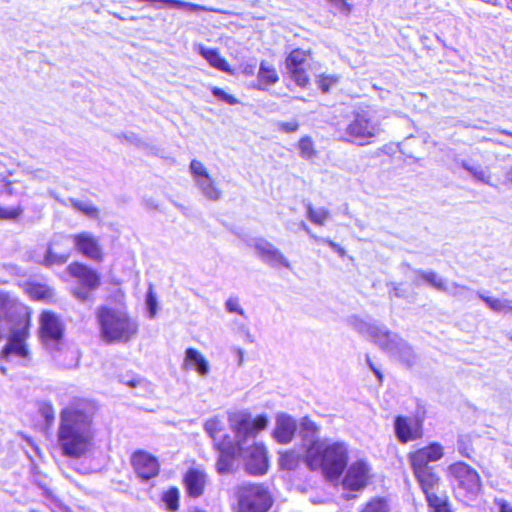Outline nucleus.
<instances>
[{
    "label": "nucleus",
    "mask_w": 512,
    "mask_h": 512,
    "mask_svg": "<svg viewBox=\"0 0 512 512\" xmlns=\"http://www.w3.org/2000/svg\"><path fill=\"white\" fill-rule=\"evenodd\" d=\"M95 404L87 399L71 401L60 413L57 442L64 456L81 458L88 455L94 445L93 418Z\"/></svg>",
    "instance_id": "nucleus-1"
},
{
    "label": "nucleus",
    "mask_w": 512,
    "mask_h": 512,
    "mask_svg": "<svg viewBox=\"0 0 512 512\" xmlns=\"http://www.w3.org/2000/svg\"><path fill=\"white\" fill-rule=\"evenodd\" d=\"M229 425L235 434L236 454L241 456L245 462L246 470L253 475H263L268 470L267 452L263 444L256 443L254 438L258 432L264 430L268 425V418L259 415L252 419L247 411L230 413Z\"/></svg>",
    "instance_id": "nucleus-2"
},
{
    "label": "nucleus",
    "mask_w": 512,
    "mask_h": 512,
    "mask_svg": "<svg viewBox=\"0 0 512 512\" xmlns=\"http://www.w3.org/2000/svg\"><path fill=\"white\" fill-rule=\"evenodd\" d=\"M100 337L106 343H126L136 336L139 324L123 305H104L97 309Z\"/></svg>",
    "instance_id": "nucleus-3"
},
{
    "label": "nucleus",
    "mask_w": 512,
    "mask_h": 512,
    "mask_svg": "<svg viewBox=\"0 0 512 512\" xmlns=\"http://www.w3.org/2000/svg\"><path fill=\"white\" fill-rule=\"evenodd\" d=\"M348 461V449L344 442L326 439L310 456H305L307 466L312 470H321L329 479H337Z\"/></svg>",
    "instance_id": "nucleus-4"
},
{
    "label": "nucleus",
    "mask_w": 512,
    "mask_h": 512,
    "mask_svg": "<svg viewBox=\"0 0 512 512\" xmlns=\"http://www.w3.org/2000/svg\"><path fill=\"white\" fill-rule=\"evenodd\" d=\"M205 431L213 439L214 445L219 452L216 469L220 474H226L233 470L235 463L236 446L228 435L220 434L223 431V424L218 418H212L205 422Z\"/></svg>",
    "instance_id": "nucleus-5"
},
{
    "label": "nucleus",
    "mask_w": 512,
    "mask_h": 512,
    "mask_svg": "<svg viewBox=\"0 0 512 512\" xmlns=\"http://www.w3.org/2000/svg\"><path fill=\"white\" fill-rule=\"evenodd\" d=\"M349 141L358 145H366L382 132L381 122L373 110H360L354 114L353 120L346 127Z\"/></svg>",
    "instance_id": "nucleus-6"
},
{
    "label": "nucleus",
    "mask_w": 512,
    "mask_h": 512,
    "mask_svg": "<svg viewBox=\"0 0 512 512\" xmlns=\"http://www.w3.org/2000/svg\"><path fill=\"white\" fill-rule=\"evenodd\" d=\"M347 323L355 331L388 353L395 350L396 342L400 338L398 334L389 331L386 326L367 321L357 315L350 316Z\"/></svg>",
    "instance_id": "nucleus-7"
},
{
    "label": "nucleus",
    "mask_w": 512,
    "mask_h": 512,
    "mask_svg": "<svg viewBox=\"0 0 512 512\" xmlns=\"http://www.w3.org/2000/svg\"><path fill=\"white\" fill-rule=\"evenodd\" d=\"M272 505L266 489L257 484H243L237 490V512H267Z\"/></svg>",
    "instance_id": "nucleus-8"
},
{
    "label": "nucleus",
    "mask_w": 512,
    "mask_h": 512,
    "mask_svg": "<svg viewBox=\"0 0 512 512\" xmlns=\"http://www.w3.org/2000/svg\"><path fill=\"white\" fill-rule=\"evenodd\" d=\"M448 475L457 484V492L468 500L474 499L481 491V479L476 470L464 462L448 467Z\"/></svg>",
    "instance_id": "nucleus-9"
},
{
    "label": "nucleus",
    "mask_w": 512,
    "mask_h": 512,
    "mask_svg": "<svg viewBox=\"0 0 512 512\" xmlns=\"http://www.w3.org/2000/svg\"><path fill=\"white\" fill-rule=\"evenodd\" d=\"M414 475L426 495L427 502L433 512H450L445 499L436 494L440 478L434 472L433 467L412 468Z\"/></svg>",
    "instance_id": "nucleus-10"
},
{
    "label": "nucleus",
    "mask_w": 512,
    "mask_h": 512,
    "mask_svg": "<svg viewBox=\"0 0 512 512\" xmlns=\"http://www.w3.org/2000/svg\"><path fill=\"white\" fill-rule=\"evenodd\" d=\"M8 331H11V334L8 338L7 344L2 350V357L8 360L10 356L14 355L20 359H28L29 351L25 343L28 336L27 329L25 327L21 329H12L10 321L0 314V340Z\"/></svg>",
    "instance_id": "nucleus-11"
},
{
    "label": "nucleus",
    "mask_w": 512,
    "mask_h": 512,
    "mask_svg": "<svg viewBox=\"0 0 512 512\" xmlns=\"http://www.w3.org/2000/svg\"><path fill=\"white\" fill-rule=\"evenodd\" d=\"M189 171L200 193L209 201H218L222 198V190L209 174L207 167L199 160H192Z\"/></svg>",
    "instance_id": "nucleus-12"
},
{
    "label": "nucleus",
    "mask_w": 512,
    "mask_h": 512,
    "mask_svg": "<svg viewBox=\"0 0 512 512\" xmlns=\"http://www.w3.org/2000/svg\"><path fill=\"white\" fill-rule=\"evenodd\" d=\"M64 326L60 319L51 312L45 311L40 318L41 339L49 351H58L63 344Z\"/></svg>",
    "instance_id": "nucleus-13"
},
{
    "label": "nucleus",
    "mask_w": 512,
    "mask_h": 512,
    "mask_svg": "<svg viewBox=\"0 0 512 512\" xmlns=\"http://www.w3.org/2000/svg\"><path fill=\"white\" fill-rule=\"evenodd\" d=\"M67 270L82 285V287L73 290V295L81 301L87 300L89 298V291L95 290L100 285L98 273L82 263H72L67 267Z\"/></svg>",
    "instance_id": "nucleus-14"
},
{
    "label": "nucleus",
    "mask_w": 512,
    "mask_h": 512,
    "mask_svg": "<svg viewBox=\"0 0 512 512\" xmlns=\"http://www.w3.org/2000/svg\"><path fill=\"white\" fill-rule=\"evenodd\" d=\"M310 53L303 49L292 50L285 60V67L291 79L300 87H306L309 83L307 68L309 66Z\"/></svg>",
    "instance_id": "nucleus-15"
},
{
    "label": "nucleus",
    "mask_w": 512,
    "mask_h": 512,
    "mask_svg": "<svg viewBox=\"0 0 512 512\" xmlns=\"http://www.w3.org/2000/svg\"><path fill=\"white\" fill-rule=\"evenodd\" d=\"M73 248V235H54L49 243L44 258V264L46 266H52L66 263Z\"/></svg>",
    "instance_id": "nucleus-16"
},
{
    "label": "nucleus",
    "mask_w": 512,
    "mask_h": 512,
    "mask_svg": "<svg viewBox=\"0 0 512 512\" xmlns=\"http://www.w3.org/2000/svg\"><path fill=\"white\" fill-rule=\"evenodd\" d=\"M252 247L262 261L274 268L290 269V262L272 243L264 238L253 240Z\"/></svg>",
    "instance_id": "nucleus-17"
},
{
    "label": "nucleus",
    "mask_w": 512,
    "mask_h": 512,
    "mask_svg": "<svg viewBox=\"0 0 512 512\" xmlns=\"http://www.w3.org/2000/svg\"><path fill=\"white\" fill-rule=\"evenodd\" d=\"M74 248L85 257L100 262L103 260V250L92 233L84 231L73 235Z\"/></svg>",
    "instance_id": "nucleus-18"
},
{
    "label": "nucleus",
    "mask_w": 512,
    "mask_h": 512,
    "mask_svg": "<svg viewBox=\"0 0 512 512\" xmlns=\"http://www.w3.org/2000/svg\"><path fill=\"white\" fill-rule=\"evenodd\" d=\"M370 466L363 460L352 463L344 477L343 485L352 491L363 489L370 479Z\"/></svg>",
    "instance_id": "nucleus-19"
},
{
    "label": "nucleus",
    "mask_w": 512,
    "mask_h": 512,
    "mask_svg": "<svg viewBox=\"0 0 512 512\" xmlns=\"http://www.w3.org/2000/svg\"><path fill=\"white\" fill-rule=\"evenodd\" d=\"M394 430L400 442L407 443L414 441L422 437V421L398 416L394 421Z\"/></svg>",
    "instance_id": "nucleus-20"
},
{
    "label": "nucleus",
    "mask_w": 512,
    "mask_h": 512,
    "mask_svg": "<svg viewBox=\"0 0 512 512\" xmlns=\"http://www.w3.org/2000/svg\"><path fill=\"white\" fill-rule=\"evenodd\" d=\"M299 435L302 441V447L306 455L310 456L313 449H318L326 438H320V428L308 417H304L300 422Z\"/></svg>",
    "instance_id": "nucleus-21"
},
{
    "label": "nucleus",
    "mask_w": 512,
    "mask_h": 512,
    "mask_svg": "<svg viewBox=\"0 0 512 512\" xmlns=\"http://www.w3.org/2000/svg\"><path fill=\"white\" fill-rule=\"evenodd\" d=\"M443 455V446L437 442H433L430 445L411 453L409 459L412 468H426L430 467V462H436L440 460Z\"/></svg>",
    "instance_id": "nucleus-22"
},
{
    "label": "nucleus",
    "mask_w": 512,
    "mask_h": 512,
    "mask_svg": "<svg viewBox=\"0 0 512 512\" xmlns=\"http://www.w3.org/2000/svg\"><path fill=\"white\" fill-rule=\"evenodd\" d=\"M131 461L137 475L144 480L155 477L159 472L158 460L147 452H135Z\"/></svg>",
    "instance_id": "nucleus-23"
},
{
    "label": "nucleus",
    "mask_w": 512,
    "mask_h": 512,
    "mask_svg": "<svg viewBox=\"0 0 512 512\" xmlns=\"http://www.w3.org/2000/svg\"><path fill=\"white\" fill-rule=\"evenodd\" d=\"M296 421L285 413H279L276 416L273 437L281 444L291 442L296 432Z\"/></svg>",
    "instance_id": "nucleus-24"
},
{
    "label": "nucleus",
    "mask_w": 512,
    "mask_h": 512,
    "mask_svg": "<svg viewBox=\"0 0 512 512\" xmlns=\"http://www.w3.org/2000/svg\"><path fill=\"white\" fill-rule=\"evenodd\" d=\"M206 482V474L199 469H190L184 476L187 493L195 498L203 494Z\"/></svg>",
    "instance_id": "nucleus-25"
},
{
    "label": "nucleus",
    "mask_w": 512,
    "mask_h": 512,
    "mask_svg": "<svg viewBox=\"0 0 512 512\" xmlns=\"http://www.w3.org/2000/svg\"><path fill=\"white\" fill-rule=\"evenodd\" d=\"M279 81V75L275 66L266 61L262 60L259 65L257 74V83L254 88L259 90H267L270 86L275 85Z\"/></svg>",
    "instance_id": "nucleus-26"
},
{
    "label": "nucleus",
    "mask_w": 512,
    "mask_h": 512,
    "mask_svg": "<svg viewBox=\"0 0 512 512\" xmlns=\"http://www.w3.org/2000/svg\"><path fill=\"white\" fill-rule=\"evenodd\" d=\"M183 367L195 370L200 376H206L210 370L208 361L194 348L186 350Z\"/></svg>",
    "instance_id": "nucleus-27"
},
{
    "label": "nucleus",
    "mask_w": 512,
    "mask_h": 512,
    "mask_svg": "<svg viewBox=\"0 0 512 512\" xmlns=\"http://www.w3.org/2000/svg\"><path fill=\"white\" fill-rule=\"evenodd\" d=\"M199 54L208 61V63L223 72L232 73L229 64L227 61L220 55L218 50L204 47L202 45L198 46Z\"/></svg>",
    "instance_id": "nucleus-28"
},
{
    "label": "nucleus",
    "mask_w": 512,
    "mask_h": 512,
    "mask_svg": "<svg viewBox=\"0 0 512 512\" xmlns=\"http://www.w3.org/2000/svg\"><path fill=\"white\" fill-rule=\"evenodd\" d=\"M421 280L430 284L439 291L444 292V290H447L446 281L433 271H415L414 278L412 279L414 285L419 286L421 284Z\"/></svg>",
    "instance_id": "nucleus-29"
},
{
    "label": "nucleus",
    "mask_w": 512,
    "mask_h": 512,
    "mask_svg": "<svg viewBox=\"0 0 512 512\" xmlns=\"http://www.w3.org/2000/svg\"><path fill=\"white\" fill-rule=\"evenodd\" d=\"M389 354L408 366L415 363L416 355L412 347L402 338H399L395 345V350L390 351Z\"/></svg>",
    "instance_id": "nucleus-30"
},
{
    "label": "nucleus",
    "mask_w": 512,
    "mask_h": 512,
    "mask_svg": "<svg viewBox=\"0 0 512 512\" xmlns=\"http://www.w3.org/2000/svg\"><path fill=\"white\" fill-rule=\"evenodd\" d=\"M477 295L494 312L505 313V312L512 311V300H510V299L493 298V297L485 296L481 292H478Z\"/></svg>",
    "instance_id": "nucleus-31"
},
{
    "label": "nucleus",
    "mask_w": 512,
    "mask_h": 512,
    "mask_svg": "<svg viewBox=\"0 0 512 512\" xmlns=\"http://www.w3.org/2000/svg\"><path fill=\"white\" fill-rule=\"evenodd\" d=\"M330 216V211L324 207L315 208L310 204L307 205V217L316 225H325L327 220L330 219Z\"/></svg>",
    "instance_id": "nucleus-32"
},
{
    "label": "nucleus",
    "mask_w": 512,
    "mask_h": 512,
    "mask_svg": "<svg viewBox=\"0 0 512 512\" xmlns=\"http://www.w3.org/2000/svg\"><path fill=\"white\" fill-rule=\"evenodd\" d=\"M72 207L87 216L90 219H97L99 217V210L89 201H80L71 199Z\"/></svg>",
    "instance_id": "nucleus-33"
},
{
    "label": "nucleus",
    "mask_w": 512,
    "mask_h": 512,
    "mask_svg": "<svg viewBox=\"0 0 512 512\" xmlns=\"http://www.w3.org/2000/svg\"><path fill=\"white\" fill-rule=\"evenodd\" d=\"M300 454L297 451L289 450L281 453L279 464L281 468L286 470H294L300 463Z\"/></svg>",
    "instance_id": "nucleus-34"
},
{
    "label": "nucleus",
    "mask_w": 512,
    "mask_h": 512,
    "mask_svg": "<svg viewBox=\"0 0 512 512\" xmlns=\"http://www.w3.org/2000/svg\"><path fill=\"white\" fill-rule=\"evenodd\" d=\"M299 154L302 158L310 160L317 155L314 142L309 136L302 137L298 142Z\"/></svg>",
    "instance_id": "nucleus-35"
},
{
    "label": "nucleus",
    "mask_w": 512,
    "mask_h": 512,
    "mask_svg": "<svg viewBox=\"0 0 512 512\" xmlns=\"http://www.w3.org/2000/svg\"><path fill=\"white\" fill-rule=\"evenodd\" d=\"M301 227L315 241L323 243V244H327L331 249H333L341 257H343L345 255V249L343 247H341L339 244L335 243L334 241H332L328 238H322V237L316 236L315 234H313L311 232L310 228L304 222H302Z\"/></svg>",
    "instance_id": "nucleus-36"
},
{
    "label": "nucleus",
    "mask_w": 512,
    "mask_h": 512,
    "mask_svg": "<svg viewBox=\"0 0 512 512\" xmlns=\"http://www.w3.org/2000/svg\"><path fill=\"white\" fill-rule=\"evenodd\" d=\"M27 293L32 299L43 300L52 296L51 290L44 285L31 284L27 287Z\"/></svg>",
    "instance_id": "nucleus-37"
},
{
    "label": "nucleus",
    "mask_w": 512,
    "mask_h": 512,
    "mask_svg": "<svg viewBox=\"0 0 512 512\" xmlns=\"http://www.w3.org/2000/svg\"><path fill=\"white\" fill-rule=\"evenodd\" d=\"M146 308L148 311L149 318L153 319L157 314L158 301L154 291L153 285L149 284L148 291L145 299Z\"/></svg>",
    "instance_id": "nucleus-38"
},
{
    "label": "nucleus",
    "mask_w": 512,
    "mask_h": 512,
    "mask_svg": "<svg viewBox=\"0 0 512 512\" xmlns=\"http://www.w3.org/2000/svg\"><path fill=\"white\" fill-rule=\"evenodd\" d=\"M390 506L384 498H374L360 512H389Z\"/></svg>",
    "instance_id": "nucleus-39"
},
{
    "label": "nucleus",
    "mask_w": 512,
    "mask_h": 512,
    "mask_svg": "<svg viewBox=\"0 0 512 512\" xmlns=\"http://www.w3.org/2000/svg\"><path fill=\"white\" fill-rule=\"evenodd\" d=\"M163 502L166 505V508L172 512L178 509V501H179V491L177 488H170L163 494L162 497Z\"/></svg>",
    "instance_id": "nucleus-40"
},
{
    "label": "nucleus",
    "mask_w": 512,
    "mask_h": 512,
    "mask_svg": "<svg viewBox=\"0 0 512 512\" xmlns=\"http://www.w3.org/2000/svg\"><path fill=\"white\" fill-rule=\"evenodd\" d=\"M233 330L236 334H238L241 338H243L248 343L254 342V337L250 332V329L247 324L239 321L233 322Z\"/></svg>",
    "instance_id": "nucleus-41"
},
{
    "label": "nucleus",
    "mask_w": 512,
    "mask_h": 512,
    "mask_svg": "<svg viewBox=\"0 0 512 512\" xmlns=\"http://www.w3.org/2000/svg\"><path fill=\"white\" fill-rule=\"evenodd\" d=\"M470 289L466 286L457 284V283H451L447 284V290H444V292L448 293L449 295H452L454 297H461L466 299L467 294L469 293Z\"/></svg>",
    "instance_id": "nucleus-42"
},
{
    "label": "nucleus",
    "mask_w": 512,
    "mask_h": 512,
    "mask_svg": "<svg viewBox=\"0 0 512 512\" xmlns=\"http://www.w3.org/2000/svg\"><path fill=\"white\" fill-rule=\"evenodd\" d=\"M468 171L472 173V175L479 181L490 184V174L487 169L482 168L480 166H465Z\"/></svg>",
    "instance_id": "nucleus-43"
},
{
    "label": "nucleus",
    "mask_w": 512,
    "mask_h": 512,
    "mask_svg": "<svg viewBox=\"0 0 512 512\" xmlns=\"http://www.w3.org/2000/svg\"><path fill=\"white\" fill-rule=\"evenodd\" d=\"M338 77L334 75H321L317 79V84L323 92H328L330 87L337 83Z\"/></svg>",
    "instance_id": "nucleus-44"
},
{
    "label": "nucleus",
    "mask_w": 512,
    "mask_h": 512,
    "mask_svg": "<svg viewBox=\"0 0 512 512\" xmlns=\"http://www.w3.org/2000/svg\"><path fill=\"white\" fill-rule=\"evenodd\" d=\"M211 92L217 99L226 102L230 105H235L238 103V100L234 96L226 93L224 90L218 87H212Z\"/></svg>",
    "instance_id": "nucleus-45"
},
{
    "label": "nucleus",
    "mask_w": 512,
    "mask_h": 512,
    "mask_svg": "<svg viewBox=\"0 0 512 512\" xmlns=\"http://www.w3.org/2000/svg\"><path fill=\"white\" fill-rule=\"evenodd\" d=\"M22 214L20 207L15 208H3L0 207V219L3 220H14Z\"/></svg>",
    "instance_id": "nucleus-46"
},
{
    "label": "nucleus",
    "mask_w": 512,
    "mask_h": 512,
    "mask_svg": "<svg viewBox=\"0 0 512 512\" xmlns=\"http://www.w3.org/2000/svg\"><path fill=\"white\" fill-rule=\"evenodd\" d=\"M225 308L230 313H237L240 316L246 318V314L241 307L239 300L236 298H229L225 303Z\"/></svg>",
    "instance_id": "nucleus-47"
},
{
    "label": "nucleus",
    "mask_w": 512,
    "mask_h": 512,
    "mask_svg": "<svg viewBox=\"0 0 512 512\" xmlns=\"http://www.w3.org/2000/svg\"><path fill=\"white\" fill-rule=\"evenodd\" d=\"M495 505L498 507V512H512V506L502 498L495 499Z\"/></svg>",
    "instance_id": "nucleus-48"
},
{
    "label": "nucleus",
    "mask_w": 512,
    "mask_h": 512,
    "mask_svg": "<svg viewBox=\"0 0 512 512\" xmlns=\"http://www.w3.org/2000/svg\"><path fill=\"white\" fill-rule=\"evenodd\" d=\"M279 127H280V129H282L285 132H295L298 129L299 125L296 121L281 122L279 124Z\"/></svg>",
    "instance_id": "nucleus-49"
},
{
    "label": "nucleus",
    "mask_w": 512,
    "mask_h": 512,
    "mask_svg": "<svg viewBox=\"0 0 512 512\" xmlns=\"http://www.w3.org/2000/svg\"><path fill=\"white\" fill-rule=\"evenodd\" d=\"M170 2L173 3V5L178 7V8H184V7H189L191 9L199 8V6L196 5V4L184 2V1H181V0H170Z\"/></svg>",
    "instance_id": "nucleus-50"
},
{
    "label": "nucleus",
    "mask_w": 512,
    "mask_h": 512,
    "mask_svg": "<svg viewBox=\"0 0 512 512\" xmlns=\"http://www.w3.org/2000/svg\"><path fill=\"white\" fill-rule=\"evenodd\" d=\"M254 71H255V65L254 64H245L243 66V68H242V72L245 75H248V76L254 75Z\"/></svg>",
    "instance_id": "nucleus-51"
},
{
    "label": "nucleus",
    "mask_w": 512,
    "mask_h": 512,
    "mask_svg": "<svg viewBox=\"0 0 512 512\" xmlns=\"http://www.w3.org/2000/svg\"><path fill=\"white\" fill-rule=\"evenodd\" d=\"M335 5H338L341 10L349 11L348 4L345 0H331Z\"/></svg>",
    "instance_id": "nucleus-52"
},
{
    "label": "nucleus",
    "mask_w": 512,
    "mask_h": 512,
    "mask_svg": "<svg viewBox=\"0 0 512 512\" xmlns=\"http://www.w3.org/2000/svg\"><path fill=\"white\" fill-rule=\"evenodd\" d=\"M367 362H368V365L370 366V368L374 371V373L377 376V378L379 380H381L382 379V374L380 373V371L378 369L374 368V366L371 363L370 359H367Z\"/></svg>",
    "instance_id": "nucleus-53"
},
{
    "label": "nucleus",
    "mask_w": 512,
    "mask_h": 512,
    "mask_svg": "<svg viewBox=\"0 0 512 512\" xmlns=\"http://www.w3.org/2000/svg\"><path fill=\"white\" fill-rule=\"evenodd\" d=\"M140 383V380H134V381H131L129 384L133 387H135L137 384Z\"/></svg>",
    "instance_id": "nucleus-54"
},
{
    "label": "nucleus",
    "mask_w": 512,
    "mask_h": 512,
    "mask_svg": "<svg viewBox=\"0 0 512 512\" xmlns=\"http://www.w3.org/2000/svg\"><path fill=\"white\" fill-rule=\"evenodd\" d=\"M394 295L395 296H401L399 289L397 287H394Z\"/></svg>",
    "instance_id": "nucleus-55"
},
{
    "label": "nucleus",
    "mask_w": 512,
    "mask_h": 512,
    "mask_svg": "<svg viewBox=\"0 0 512 512\" xmlns=\"http://www.w3.org/2000/svg\"><path fill=\"white\" fill-rule=\"evenodd\" d=\"M484 1L489 3V4L495 5L497 0H484Z\"/></svg>",
    "instance_id": "nucleus-56"
},
{
    "label": "nucleus",
    "mask_w": 512,
    "mask_h": 512,
    "mask_svg": "<svg viewBox=\"0 0 512 512\" xmlns=\"http://www.w3.org/2000/svg\"><path fill=\"white\" fill-rule=\"evenodd\" d=\"M238 354H239V357H240V361H242L243 351L241 349H238Z\"/></svg>",
    "instance_id": "nucleus-57"
},
{
    "label": "nucleus",
    "mask_w": 512,
    "mask_h": 512,
    "mask_svg": "<svg viewBox=\"0 0 512 512\" xmlns=\"http://www.w3.org/2000/svg\"><path fill=\"white\" fill-rule=\"evenodd\" d=\"M0 370H1V372H2L3 374H5V373H6V369H5L4 367H1V368H0Z\"/></svg>",
    "instance_id": "nucleus-58"
},
{
    "label": "nucleus",
    "mask_w": 512,
    "mask_h": 512,
    "mask_svg": "<svg viewBox=\"0 0 512 512\" xmlns=\"http://www.w3.org/2000/svg\"><path fill=\"white\" fill-rule=\"evenodd\" d=\"M510 461H511V466H512V454L510 455Z\"/></svg>",
    "instance_id": "nucleus-59"
},
{
    "label": "nucleus",
    "mask_w": 512,
    "mask_h": 512,
    "mask_svg": "<svg viewBox=\"0 0 512 512\" xmlns=\"http://www.w3.org/2000/svg\"><path fill=\"white\" fill-rule=\"evenodd\" d=\"M510 340L512 341V335L510 336Z\"/></svg>",
    "instance_id": "nucleus-60"
}]
</instances>
